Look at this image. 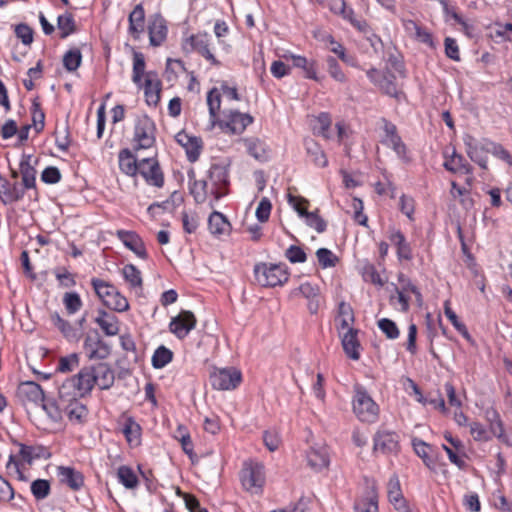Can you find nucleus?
I'll list each match as a JSON object with an SVG mask.
<instances>
[{
  "instance_id": "nucleus-1",
  "label": "nucleus",
  "mask_w": 512,
  "mask_h": 512,
  "mask_svg": "<svg viewBox=\"0 0 512 512\" xmlns=\"http://www.w3.org/2000/svg\"><path fill=\"white\" fill-rule=\"evenodd\" d=\"M95 384V375L92 366L82 368L79 373L62 383L60 394L62 397H83L90 393Z\"/></svg>"
},
{
  "instance_id": "nucleus-2",
  "label": "nucleus",
  "mask_w": 512,
  "mask_h": 512,
  "mask_svg": "<svg viewBox=\"0 0 512 512\" xmlns=\"http://www.w3.org/2000/svg\"><path fill=\"white\" fill-rule=\"evenodd\" d=\"M91 284L98 297L108 308L117 312H124L128 310V300L117 290L115 286L98 278H93Z\"/></svg>"
},
{
  "instance_id": "nucleus-3",
  "label": "nucleus",
  "mask_w": 512,
  "mask_h": 512,
  "mask_svg": "<svg viewBox=\"0 0 512 512\" xmlns=\"http://www.w3.org/2000/svg\"><path fill=\"white\" fill-rule=\"evenodd\" d=\"M353 411L356 417L367 423H374L378 419L379 407L366 392V390L357 385L353 396Z\"/></svg>"
},
{
  "instance_id": "nucleus-4",
  "label": "nucleus",
  "mask_w": 512,
  "mask_h": 512,
  "mask_svg": "<svg viewBox=\"0 0 512 512\" xmlns=\"http://www.w3.org/2000/svg\"><path fill=\"white\" fill-rule=\"evenodd\" d=\"M183 49L186 52H197L204 57L211 65L219 66L213 51L215 44L213 38L207 33H198L186 38L183 42Z\"/></svg>"
},
{
  "instance_id": "nucleus-5",
  "label": "nucleus",
  "mask_w": 512,
  "mask_h": 512,
  "mask_svg": "<svg viewBox=\"0 0 512 512\" xmlns=\"http://www.w3.org/2000/svg\"><path fill=\"white\" fill-rule=\"evenodd\" d=\"M255 279L263 287L283 285L288 280V273L281 265L265 263L257 264L254 268Z\"/></svg>"
},
{
  "instance_id": "nucleus-6",
  "label": "nucleus",
  "mask_w": 512,
  "mask_h": 512,
  "mask_svg": "<svg viewBox=\"0 0 512 512\" xmlns=\"http://www.w3.org/2000/svg\"><path fill=\"white\" fill-rule=\"evenodd\" d=\"M241 482L245 490L260 493L265 483L264 466L260 463L245 462L241 470Z\"/></svg>"
},
{
  "instance_id": "nucleus-7",
  "label": "nucleus",
  "mask_w": 512,
  "mask_h": 512,
  "mask_svg": "<svg viewBox=\"0 0 512 512\" xmlns=\"http://www.w3.org/2000/svg\"><path fill=\"white\" fill-rule=\"evenodd\" d=\"M155 124L147 115L136 119L134 137L136 149H148L155 143Z\"/></svg>"
},
{
  "instance_id": "nucleus-8",
  "label": "nucleus",
  "mask_w": 512,
  "mask_h": 512,
  "mask_svg": "<svg viewBox=\"0 0 512 512\" xmlns=\"http://www.w3.org/2000/svg\"><path fill=\"white\" fill-rule=\"evenodd\" d=\"M241 372L235 368H215L210 374L213 388L217 390L235 389L241 382Z\"/></svg>"
},
{
  "instance_id": "nucleus-9",
  "label": "nucleus",
  "mask_w": 512,
  "mask_h": 512,
  "mask_svg": "<svg viewBox=\"0 0 512 512\" xmlns=\"http://www.w3.org/2000/svg\"><path fill=\"white\" fill-rule=\"evenodd\" d=\"M463 141L468 157L482 169H487V154L490 153L488 144L491 141L488 139L479 141L471 135H465Z\"/></svg>"
},
{
  "instance_id": "nucleus-10",
  "label": "nucleus",
  "mask_w": 512,
  "mask_h": 512,
  "mask_svg": "<svg viewBox=\"0 0 512 512\" xmlns=\"http://www.w3.org/2000/svg\"><path fill=\"white\" fill-rule=\"evenodd\" d=\"M252 122L253 117L250 114L230 110L225 113L224 119L220 120L218 125L233 134H241Z\"/></svg>"
},
{
  "instance_id": "nucleus-11",
  "label": "nucleus",
  "mask_w": 512,
  "mask_h": 512,
  "mask_svg": "<svg viewBox=\"0 0 512 512\" xmlns=\"http://www.w3.org/2000/svg\"><path fill=\"white\" fill-rule=\"evenodd\" d=\"M208 179L210 194L214 196L215 201H218L226 193L224 189L228 185L227 167L221 164H213L208 171Z\"/></svg>"
},
{
  "instance_id": "nucleus-12",
  "label": "nucleus",
  "mask_w": 512,
  "mask_h": 512,
  "mask_svg": "<svg viewBox=\"0 0 512 512\" xmlns=\"http://www.w3.org/2000/svg\"><path fill=\"white\" fill-rule=\"evenodd\" d=\"M138 173L149 185L160 188L164 184L163 173L158 161L154 158H144L140 160Z\"/></svg>"
},
{
  "instance_id": "nucleus-13",
  "label": "nucleus",
  "mask_w": 512,
  "mask_h": 512,
  "mask_svg": "<svg viewBox=\"0 0 512 512\" xmlns=\"http://www.w3.org/2000/svg\"><path fill=\"white\" fill-rule=\"evenodd\" d=\"M196 318L191 311H181L176 317L172 318L169 329L179 339L185 338L195 327Z\"/></svg>"
},
{
  "instance_id": "nucleus-14",
  "label": "nucleus",
  "mask_w": 512,
  "mask_h": 512,
  "mask_svg": "<svg viewBox=\"0 0 512 512\" xmlns=\"http://www.w3.org/2000/svg\"><path fill=\"white\" fill-rule=\"evenodd\" d=\"M381 121L384 131L382 143L392 148L399 157H404L406 154V146L398 135L396 126L386 119H382Z\"/></svg>"
},
{
  "instance_id": "nucleus-15",
  "label": "nucleus",
  "mask_w": 512,
  "mask_h": 512,
  "mask_svg": "<svg viewBox=\"0 0 512 512\" xmlns=\"http://www.w3.org/2000/svg\"><path fill=\"white\" fill-rule=\"evenodd\" d=\"M116 235L122 241L126 248L135 253L139 258L147 259L148 254L146 252L145 245L140 236L136 232L118 230Z\"/></svg>"
},
{
  "instance_id": "nucleus-16",
  "label": "nucleus",
  "mask_w": 512,
  "mask_h": 512,
  "mask_svg": "<svg viewBox=\"0 0 512 512\" xmlns=\"http://www.w3.org/2000/svg\"><path fill=\"white\" fill-rule=\"evenodd\" d=\"M398 435L395 432L380 430L374 437V450L384 454L398 450Z\"/></svg>"
},
{
  "instance_id": "nucleus-17",
  "label": "nucleus",
  "mask_w": 512,
  "mask_h": 512,
  "mask_svg": "<svg viewBox=\"0 0 512 512\" xmlns=\"http://www.w3.org/2000/svg\"><path fill=\"white\" fill-rule=\"evenodd\" d=\"M355 512H378V495L374 483L367 485L365 492L354 504Z\"/></svg>"
},
{
  "instance_id": "nucleus-18",
  "label": "nucleus",
  "mask_w": 512,
  "mask_h": 512,
  "mask_svg": "<svg viewBox=\"0 0 512 512\" xmlns=\"http://www.w3.org/2000/svg\"><path fill=\"white\" fill-rule=\"evenodd\" d=\"M84 350L89 359L102 360L109 356L110 348L96 334L88 335L84 341Z\"/></svg>"
},
{
  "instance_id": "nucleus-19",
  "label": "nucleus",
  "mask_w": 512,
  "mask_h": 512,
  "mask_svg": "<svg viewBox=\"0 0 512 512\" xmlns=\"http://www.w3.org/2000/svg\"><path fill=\"white\" fill-rule=\"evenodd\" d=\"M176 141L185 148L187 158L190 162L198 160L202 150V141L200 138L190 136L185 132H180L176 135Z\"/></svg>"
},
{
  "instance_id": "nucleus-20",
  "label": "nucleus",
  "mask_w": 512,
  "mask_h": 512,
  "mask_svg": "<svg viewBox=\"0 0 512 512\" xmlns=\"http://www.w3.org/2000/svg\"><path fill=\"white\" fill-rule=\"evenodd\" d=\"M17 393L23 401H28L34 404H41L45 399L41 386L33 381L20 383Z\"/></svg>"
},
{
  "instance_id": "nucleus-21",
  "label": "nucleus",
  "mask_w": 512,
  "mask_h": 512,
  "mask_svg": "<svg viewBox=\"0 0 512 512\" xmlns=\"http://www.w3.org/2000/svg\"><path fill=\"white\" fill-rule=\"evenodd\" d=\"M444 163L443 166L446 170L452 172V173H463L470 175L472 174L473 168L472 166L465 160V158L461 155L456 153V151L453 149L452 153L449 154L448 151L444 153Z\"/></svg>"
},
{
  "instance_id": "nucleus-22",
  "label": "nucleus",
  "mask_w": 512,
  "mask_h": 512,
  "mask_svg": "<svg viewBox=\"0 0 512 512\" xmlns=\"http://www.w3.org/2000/svg\"><path fill=\"white\" fill-rule=\"evenodd\" d=\"M57 476L61 483L67 485L74 491L81 489L84 485L83 474L72 467L59 466L57 468Z\"/></svg>"
},
{
  "instance_id": "nucleus-23",
  "label": "nucleus",
  "mask_w": 512,
  "mask_h": 512,
  "mask_svg": "<svg viewBox=\"0 0 512 512\" xmlns=\"http://www.w3.org/2000/svg\"><path fill=\"white\" fill-rule=\"evenodd\" d=\"M24 196V188L18 183L11 184L0 174V198L4 204L19 201Z\"/></svg>"
},
{
  "instance_id": "nucleus-24",
  "label": "nucleus",
  "mask_w": 512,
  "mask_h": 512,
  "mask_svg": "<svg viewBox=\"0 0 512 512\" xmlns=\"http://www.w3.org/2000/svg\"><path fill=\"white\" fill-rule=\"evenodd\" d=\"M144 88V94L148 105H157L160 100L161 83L157 75L147 72L144 83L139 85Z\"/></svg>"
},
{
  "instance_id": "nucleus-25",
  "label": "nucleus",
  "mask_w": 512,
  "mask_h": 512,
  "mask_svg": "<svg viewBox=\"0 0 512 512\" xmlns=\"http://www.w3.org/2000/svg\"><path fill=\"white\" fill-rule=\"evenodd\" d=\"M306 457L308 465L315 471L327 468L330 463L329 451L325 446L311 447Z\"/></svg>"
},
{
  "instance_id": "nucleus-26",
  "label": "nucleus",
  "mask_w": 512,
  "mask_h": 512,
  "mask_svg": "<svg viewBox=\"0 0 512 512\" xmlns=\"http://www.w3.org/2000/svg\"><path fill=\"white\" fill-rule=\"evenodd\" d=\"M60 398L64 401V413L71 421L80 423L87 417L88 410L86 406L78 400L79 397H71L72 399H69L68 397L65 398L60 395Z\"/></svg>"
},
{
  "instance_id": "nucleus-27",
  "label": "nucleus",
  "mask_w": 512,
  "mask_h": 512,
  "mask_svg": "<svg viewBox=\"0 0 512 512\" xmlns=\"http://www.w3.org/2000/svg\"><path fill=\"white\" fill-rule=\"evenodd\" d=\"M387 493L390 503L400 512H409L403 497L399 479L393 475L387 484Z\"/></svg>"
},
{
  "instance_id": "nucleus-28",
  "label": "nucleus",
  "mask_w": 512,
  "mask_h": 512,
  "mask_svg": "<svg viewBox=\"0 0 512 512\" xmlns=\"http://www.w3.org/2000/svg\"><path fill=\"white\" fill-rule=\"evenodd\" d=\"M148 30L151 45L159 46L166 39L167 26L162 16L154 15L149 23Z\"/></svg>"
},
{
  "instance_id": "nucleus-29",
  "label": "nucleus",
  "mask_w": 512,
  "mask_h": 512,
  "mask_svg": "<svg viewBox=\"0 0 512 512\" xmlns=\"http://www.w3.org/2000/svg\"><path fill=\"white\" fill-rule=\"evenodd\" d=\"M93 373L95 375V384L100 389H109L115 380L113 370L105 363H99L92 366Z\"/></svg>"
},
{
  "instance_id": "nucleus-30",
  "label": "nucleus",
  "mask_w": 512,
  "mask_h": 512,
  "mask_svg": "<svg viewBox=\"0 0 512 512\" xmlns=\"http://www.w3.org/2000/svg\"><path fill=\"white\" fill-rule=\"evenodd\" d=\"M190 179V193L197 203H204L210 194V186L206 180H197L194 178V172L188 174Z\"/></svg>"
},
{
  "instance_id": "nucleus-31",
  "label": "nucleus",
  "mask_w": 512,
  "mask_h": 512,
  "mask_svg": "<svg viewBox=\"0 0 512 512\" xmlns=\"http://www.w3.org/2000/svg\"><path fill=\"white\" fill-rule=\"evenodd\" d=\"M357 330L348 329L342 335V346L347 356L353 360L360 358L359 341L357 339Z\"/></svg>"
},
{
  "instance_id": "nucleus-32",
  "label": "nucleus",
  "mask_w": 512,
  "mask_h": 512,
  "mask_svg": "<svg viewBox=\"0 0 512 512\" xmlns=\"http://www.w3.org/2000/svg\"><path fill=\"white\" fill-rule=\"evenodd\" d=\"M16 445L19 448V462L32 464L34 460L46 457V449L42 446H29L22 443H16Z\"/></svg>"
},
{
  "instance_id": "nucleus-33",
  "label": "nucleus",
  "mask_w": 512,
  "mask_h": 512,
  "mask_svg": "<svg viewBox=\"0 0 512 512\" xmlns=\"http://www.w3.org/2000/svg\"><path fill=\"white\" fill-rule=\"evenodd\" d=\"M389 239L397 248V256L399 260L410 261L413 258L410 244L406 242L405 236L401 231L393 230Z\"/></svg>"
},
{
  "instance_id": "nucleus-34",
  "label": "nucleus",
  "mask_w": 512,
  "mask_h": 512,
  "mask_svg": "<svg viewBox=\"0 0 512 512\" xmlns=\"http://www.w3.org/2000/svg\"><path fill=\"white\" fill-rule=\"evenodd\" d=\"M298 290L301 293V295L308 300L307 306L310 313H317L320 306L319 287L316 285H312L309 282H305L299 286Z\"/></svg>"
},
{
  "instance_id": "nucleus-35",
  "label": "nucleus",
  "mask_w": 512,
  "mask_h": 512,
  "mask_svg": "<svg viewBox=\"0 0 512 512\" xmlns=\"http://www.w3.org/2000/svg\"><path fill=\"white\" fill-rule=\"evenodd\" d=\"M144 20V8L142 4H138L129 15V32L135 39L144 31Z\"/></svg>"
},
{
  "instance_id": "nucleus-36",
  "label": "nucleus",
  "mask_w": 512,
  "mask_h": 512,
  "mask_svg": "<svg viewBox=\"0 0 512 512\" xmlns=\"http://www.w3.org/2000/svg\"><path fill=\"white\" fill-rule=\"evenodd\" d=\"M208 227L210 232L215 236L227 234L230 231V223L227 218L220 212L214 211L208 219Z\"/></svg>"
},
{
  "instance_id": "nucleus-37",
  "label": "nucleus",
  "mask_w": 512,
  "mask_h": 512,
  "mask_svg": "<svg viewBox=\"0 0 512 512\" xmlns=\"http://www.w3.org/2000/svg\"><path fill=\"white\" fill-rule=\"evenodd\" d=\"M63 402V399H61L59 395L57 401L45 398L41 403L42 409L45 411L49 419L54 423H57L62 419V414L64 413Z\"/></svg>"
},
{
  "instance_id": "nucleus-38",
  "label": "nucleus",
  "mask_w": 512,
  "mask_h": 512,
  "mask_svg": "<svg viewBox=\"0 0 512 512\" xmlns=\"http://www.w3.org/2000/svg\"><path fill=\"white\" fill-rule=\"evenodd\" d=\"M95 321L107 336H115L119 333V322L116 316L101 311Z\"/></svg>"
},
{
  "instance_id": "nucleus-39",
  "label": "nucleus",
  "mask_w": 512,
  "mask_h": 512,
  "mask_svg": "<svg viewBox=\"0 0 512 512\" xmlns=\"http://www.w3.org/2000/svg\"><path fill=\"white\" fill-rule=\"evenodd\" d=\"M119 167L123 173L134 177L138 174L139 161L128 149H124L119 153Z\"/></svg>"
},
{
  "instance_id": "nucleus-40",
  "label": "nucleus",
  "mask_w": 512,
  "mask_h": 512,
  "mask_svg": "<svg viewBox=\"0 0 512 512\" xmlns=\"http://www.w3.org/2000/svg\"><path fill=\"white\" fill-rule=\"evenodd\" d=\"M122 276L131 289L142 290L143 280L141 271L133 264L122 268Z\"/></svg>"
},
{
  "instance_id": "nucleus-41",
  "label": "nucleus",
  "mask_w": 512,
  "mask_h": 512,
  "mask_svg": "<svg viewBox=\"0 0 512 512\" xmlns=\"http://www.w3.org/2000/svg\"><path fill=\"white\" fill-rule=\"evenodd\" d=\"M30 156H23L21 162H20V173L22 176V183L21 185L24 190L25 189H31L35 186V180H36V171L33 168V166L30 164Z\"/></svg>"
},
{
  "instance_id": "nucleus-42",
  "label": "nucleus",
  "mask_w": 512,
  "mask_h": 512,
  "mask_svg": "<svg viewBox=\"0 0 512 512\" xmlns=\"http://www.w3.org/2000/svg\"><path fill=\"white\" fill-rule=\"evenodd\" d=\"M122 432L131 446L140 444L141 427L131 417L125 419Z\"/></svg>"
},
{
  "instance_id": "nucleus-43",
  "label": "nucleus",
  "mask_w": 512,
  "mask_h": 512,
  "mask_svg": "<svg viewBox=\"0 0 512 512\" xmlns=\"http://www.w3.org/2000/svg\"><path fill=\"white\" fill-rule=\"evenodd\" d=\"M247 152L258 161L267 159L265 144L258 138H245L242 140Z\"/></svg>"
},
{
  "instance_id": "nucleus-44",
  "label": "nucleus",
  "mask_w": 512,
  "mask_h": 512,
  "mask_svg": "<svg viewBox=\"0 0 512 512\" xmlns=\"http://www.w3.org/2000/svg\"><path fill=\"white\" fill-rule=\"evenodd\" d=\"M335 9H338L343 17L351 22V24L357 28L359 31L366 32L368 29V24L366 21L358 19L352 9H347L345 2L343 0L335 1Z\"/></svg>"
},
{
  "instance_id": "nucleus-45",
  "label": "nucleus",
  "mask_w": 512,
  "mask_h": 512,
  "mask_svg": "<svg viewBox=\"0 0 512 512\" xmlns=\"http://www.w3.org/2000/svg\"><path fill=\"white\" fill-rule=\"evenodd\" d=\"M307 154L310 157L311 161L319 166L326 167L328 164V160L326 158L325 153L322 151L320 146L313 140H306L305 142Z\"/></svg>"
},
{
  "instance_id": "nucleus-46",
  "label": "nucleus",
  "mask_w": 512,
  "mask_h": 512,
  "mask_svg": "<svg viewBox=\"0 0 512 512\" xmlns=\"http://www.w3.org/2000/svg\"><path fill=\"white\" fill-rule=\"evenodd\" d=\"M173 353L165 346L158 347L152 356V365L156 369L165 367L172 361Z\"/></svg>"
},
{
  "instance_id": "nucleus-47",
  "label": "nucleus",
  "mask_w": 512,
  "mask_h": 512,
  "mask_svg": "<svg viewBox=\"0 0 512 512\" xmlns=\"http://www.w3.org/2000/svg\"><path fill=\"white\" fill-rule=\"evenodd\" d=\"M118 480L127 489H134L138 485L136 473L128 466H121L117 472Z\"/></svg>"
},
{
  "instance_id": "nucleus-48",
  "label": "nucleus",
  "mask_w": 512,
  "mask_h": 512,
  "mask_svg": "<svg viewBox=\"0 0 512 512\" xmlns=\"http://www.w3.org/2000/svg\"><path fill=\"white\" fill-rule=\"evenodd\" d=\"M145 73V59L144 55L140 52H134L133 55V75L132 80L136 85H141L142 78L146 77Z\"/></svg>"
},
{
  "instance_id": "nucleus-49",
  "label": "nucleus",
  "mask_w": 512,
  "mask_h": 512,
  "mask_svg": "<svg viewBox=\"0 0 512 512\" xmlns=\"http://www.w3.org/2000/svg\"><path fill=\"white\" fill-rule=\"evenodd\" d=\"M379 88L387 95L397 97L398 85L395 82V76L390 72H383L378 84Z\"/></svg>"
},
{
  "instance_id": "nucleus-50",
  "label": "nucleus",
  "mask_w": 512,
  "mask_h": 512,
  "mask_svg": "<svg viewBox=\"0 0 512 512\" xmlns=\"http://www.w3.org/2000/svg\"><path fill=\"white\" fill-rule=\"evenodd\" d=\"M207 104L209 107V114H210V118H211V124L213 127L216 123L215 119H216L217 112L219 111L220 104H221V96L216 88L209 91V93L207 95Z\"/></svg>"
},
{
  "instance_id": "nucleus-51",
  "label": "nucleus",
  "mask_w": 512,
  "mask_h": 512,
  "mask_svg": "<svg viewBox=\"0 0 512 512\" xmlns=\"http://www.w3.org/2000/svg\"><path fill=\"white\" fill-rule=\"evenodd\" d=\"M82 61V55L79 49H71L63 56V65L69 72L76 71Z\"/></svg>"
},
{
  "instance_id": "nucleus-52",
  "label": "nucleus",
  "mask_w": 512,
  "mask_h": 512,
  "mask_svg": "<svg viewBox=\"0 0 512 512\" xmlns=\"http://www.w3.org/2000/svg\"><path fill=\"white\" fill-rule=\"evenodd\" d=\"M50 319L52 324L56 326L66 338L75 339L77 337L75 330L66 320L61 318L58 313L51 314Z\"/></svg>"
},
{
  "instance_id": "nucleus-53",
  "label": "nucleus",
  "mask_w": 512,
  "mask_h": 512,
  "mask_svg": "<svg viewBox=\"0 0 512 512\" xmlns=\"http://www.w3.org/2000/svg\"><path fill=\"white\" fill-rule=\"evenodd\" d=\"M354 321V315L350 305L341 302L339 305V324L341 330L352 329L351 324Z\"/></svg>"
},
{
  "instance_id": "nucleus-54",
  "label": "nucleus",
  "mask_w": 512,
  "mask_h": 512,
  "mask_svg": "<svg viewBox=\"0 0 512 512\" xmlns=\"http://www.w3.org/2000/svg\"><path fill=\"white\" fill-rule=\"evenodd\" d=\"M63 304L69 314H74L82 307L80 296L76 292H67L63 296Z\"/></svg>"
},
{
  "instance_id": "nucleus-55",
  "label": "nucleus",
  "mask_w": 512,
  "mask_h": 512,
  "mask_svg": "<svg viewBox=\"0 0 512 512\" xmlns=\"http://www.w3.org/2000/svg\"><path fill=\"white\" fill-rule=\"evenodd\" d=\"M31 492L37 500L45 499L50 493V483L48 480L37 479L31 484Z\"/></svg>"
},
{
  "instance_id": "nucleus-56",
  "label": "nucleus",
  "mask_w": 512,
  "mask_h": 512,
  "mask_svg": "<svg viewBox=\"0 0 512 512\" xmlns=\"http://www.w3.org/2000/svg\"><path fill=\"white\" fill-rule=\"evenodd\" d=\"M79 365V357L76 353L61 357L57 365V371L62 373L71 372Z\"/></svg>"
},
{
  "instance_id": "nucleus-57",
  "label": "nucleus",
  "mask_w": 512,
  "mask_h": 512,
  "mask_svg": "<svg viewBox=\"0 0 512 512\" xmlns=\"http://www.w3.org/2000/svg\"><path fill=\"white\" fill-rule=\"evenodd\" d=\"M32 125L36 131V133H40L45 125V114L43 110L40 107V104L38 102H33L32 108Z\"/></svg>"
},
{
  "instance_id": "nucleus-58",
  "label": "nucleus",
  "mask_w": 512,
  "mask_h": 512,
  "mask_svg": "<svg viewBox=\"0 0 512 512\" xmlns=\"http://www.w3.org/2000/svg\"><path fill=\"white\" fill-rule=\"evenodd\" d=\"M444 313L446 317L450 320L455 329L461 333L464 337L469 338V333L467 331L466 326L458 320L456 313L451 309L449 305V301H446L444 304Z\"/></svg>"
},
{
  "instance_id": "nucleus-59",
  "label": "nucleus",
  "mask_w": 512,
  "mask_h": 512,
  "mask_svg": "<svg viewBox=\"0 0 512 512\" xmlns=\"http://www.w3.org/2000/svg\"><path fill=\"white\" fill-rule=\"evenodd\" d=\"M58 29L61 31V37L65 38L75 30L74 19L71 14H64L58 17Z\"/></svg>"
},
{
  "instance_id": "nucleus-60",
  "label": "nucleus",
  "mask_w": 512,
  "mask_h": 512,
  "mask_svg": "<svg viewBox=\"0 0 512 512\" xmlns=\"http://www.w3.org/2000/svg\"><path fill=\"white\" fill-rule=\"evenodd\" d=\"M316 256L319 264L323 268L334 267L338 261V258L332 251L326 248H320L316 252Z\"/></svg>"
},
{
  "instance_id": "nucleus-61",
  "label": "nucleus",
  "mask_w": 512,
  "mask_h": 512,
  "mask_svg": "<svg viewBox=\"0 0 512 512\" xmlns=\"http://www.w3.org/2000/svg\"><path fill=\"white\" fill-rule=\"evenodd\" d=\"M378 327L389 339H396L399 336V329L396 323L388 318L380 319Z\"/></svg>"
},
{
  "instance_id": "nucleus-62",
  "label": "nucleus",
  "mask_w": 512,
  "mask_h": 512,
  "mask_svg": "<svg viewBox=\"0 0 512 512\" xmlns=\"http://www.w3.org/2000/svg\"><path fill=\"white\" fill-rule=\"evenodd\" d=\"M488 148L492 155L512 166V156L501 144L491 141Z\"/></svg>"
},
{
  "instance_id": "nucleus-63",
  "label": "nucleus",
  "mask_w": 512,
  "mask_h": 512,
  "mask_svg": "<svg viewBox=\"0 0 512 512\" xmlns=\"http://www.w3.org/2000/svg\"><path fill=\"white\" fill-rule=\"evenodd\" d=\"M176 438L180 441L183 451L192 456L193 454V444L189 433L185 431L182 426H179L176 432Z\"/></svg>"
},
{
  "instance_id": "nucleus-64",
  "label": "nucleus",
  "mask_w": 512,
  "mask_h": 512,
  "mask_svg": "<svg viewBox=\"0 0 512 512\" xmlns=\"http://www.w3.org/2000/svg\"><path fill=\"white\" fill-rule=\"evenodd\" d=\"M271 209H272V204H271L270 200L267 197L262 198L258 204L256 213H255L257 219L262 223L268 221V219L270 217Z\"/></svg>"
}]
</instances>
